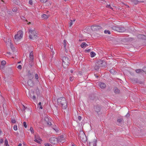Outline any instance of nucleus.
I'll use <instances>...</instances> for the list:
<instances>
[{
    "mask_svg": "<svg viewBox=\"0 0 146 146\" xmlns=\"http://www.w3.org/2000/svg\"><path fill=\"white\" fill-rule=\"evenodd\" d=\"M57 102L62 108L66 109L67 107V104L66 99L64 97L59 98L57 100Z\"/></svg>",
    "mask_w": 146,
    "mask_h": 146,
    "instance_id": "1",
    "label": "nucleus"
},
{
    "mask_svg": "<svg viewBox=\"0 0 146 146\" xmlns=\"http://www.w3.org/2000/svg\"><path fill=\"white\" fill-rule=\"evenodd\" d=\"M62 66L64 68H66L70 63V59L67 57H62Z\"/></svg>",
    "mask_w": 146,
    "mask_h": 146,
    "instance_id": "2",
    "label": "nucleus"
},
{
    "mask_svg": "<svg viewBox=\"0 0 146 146\" xmlns=\"http://www.w3.org/2000/svg\"><path fill=\"white\" fill-rule=\"evenodd\" d=\"M29 38L31 39L36 38L37 37V33L34 29H30L29 30Z\"/></svg>",
    "mask_w": 146,
    "mask_h": 146,
    "instance_id": "3",
    "label": "nucleus"
},
{
    "mask_svg": "<svg viewBox=\"0 0 146 146\" xmlns=\"http://www.w3.org/2000/svg\"><path fill=\"white\" fill-rule=\"evenodd\" d=\"M23 31L21 30L19 31L14 36L15 40L16 41L20 40L23 37Z\"/></svg>",
    "mask_w": 146,
    "mask_h": 146,
    "instance_id": "4",
    "label": "nucleus"
},
{
    "mask_svg": "<svg viewBox=\"0 0 146 146\" xmlns=\"http://www.w3.org/2000/svg\"><path fill=\"white\" fill-rule=\"evenodd\" d=\"M78 136L80 139L83 142H85L86 141V138L84 133L82 131H80Z\"/></svg>",
    "mask_w": 146,
    "mask_h": 146,
    "instance_id": "5",
    "label": "nucleus"
},
{
    "mask_svg": "<svg viewBox=\"0 0 146 146\" xmlns=\"http://www.w3.org/2000/svg\"><path fill=\"white\" fill-rule=\"evenodd\" d=\"M97 64L100 67L104 66L106 64V62L104 60L101 59L98 61Z\"/></svg>",
    "mask_w": 146,
    "mask_h": 146,
    "instance_id": "6",
    "label": "nucleus"
},
{
    "mask_svg": "<svg viewBox=\"0 0 146 146\" xmlns=\"http://www.w3.org/2000/svg\"><path fill=\"white\" fill-rule=\"evenodd\" d=\"M131 81L133 83H138L141 84L142 83V82L141 81L139 80L137 78H132L130 79Z\"/></svg>",
    "mask_w": 146,
    "mask_h": 146,
    "instance_id": "7",
    "label": "nucleus"
},
{
    "mask_svg": "<svg viewBox=\"0 0 146 146\" xmlns=\"http://www.w3.org/2000/svg\"><path fill=\"white\" fill-rule=\"evenodd\" d=\"M50 141L51 143L55 144L58 143L57 138L54 137H52L50 139Z\"/></svg>",
    "mask_w": 146,
    "mask_h": 146,
    "instance_id": "8",
    "label": "nucleus"
},
{
    "mask_svg": "<svg viewBox=\"0 0 146 146\" xmlns=\"http://www.w3.org/2000/svg\"><path fill=\"white\" fill-rule=\"evenodd\" d=\"M91 29L92 30L97 31L101 29L102 28L99 25H94L91 26Z\"/></svg>",
    "mask_w": 146,
    "mask_h": 146,
    "instance_id": "9",
    "label": "nucleus"
},
{
    "mask_svg": "<svg viewBox=\"0 0 146 146\" xmlns=\"http://www.w3.org/2000/svg\"><path fill=\"white\" fill-rule=\"evenodd\" d=\"M58 142H60L63 143L64 141L65 138L64 136L62 135L58 137L57 138Z\"/></svg>",
    "mask_w": 146,
    "mask_h": 146,
    "instance_id": "10",
    "label": "nucleus"
},
{
    "mask_svg": "<svg viewBox=\"0 0 146 146\" xmlns=\"http://www.w3.org/2000/svg\"><path fill=\"white\" fill-rule=\"evenodd\" d=\"M101 107L99 105H97L94 107V109L97 113L99 112L101 110Z\"/></svg>",
    "mask_w": 146,
    "mask_h": 146,
    "instance_id": "11",
    "label": "nucleus"
},
{
    "mask_svg": "<svg viewBox=\"0 0 146 146\" xmlns=\"http://www.w3.org/2000/svg\"><path fill=\"white\" fill-rule=\"evenodd\" d=\"M97 141V140L95 139L93 141L90 142L89 143V146H96Z\"/></svg>",
    "mask_w": 146,
    "mask_h": 146,
    "instance_id": "12",
    "label": "nucleus"
},
{
    "mask_svg": "<svg viewBox=\"0 0 146 146\" xmlns=\"http://www.w3.org/2000/svg\"><path fill=\"white\" fill-rule=\"evenodd\" d=\"M27 76L29 80L32 79L33 78V75L31 72L30 71H28Z\"/></svg>",
    "mask_w": 146,
    "mask_h": 146,
    "instance_id": "13",
    "label": "nucleus"
},
{
    "mask_svg": "<svg viewBox=\"0 0 146 146\" xmlns=\"http://www.w3.org/2000/svg\"><path fill=\"white\" fill-rule=\"evenodd\" d=\"M29 86L31 87L33 86L34 85V83L32 79L29 80L27 82Z\"/></svg>",
    "mask_w": 146,
    "mask_h": 146,
    "instance_id": "14",
    "label": "nucleus"
},
{
    "mask_svg": "<svg viewBox=\"0 0 146 146\" xmlns=\"http://www.w3.org/2000/svg\"><path fill=\"white\" fill-rule=\"evenodd\" d=\"M44 120L47 124L49 126L51 125L52 124L49 121V118L47 116H45L44 117Z\"/></svg>",
    "mask_w": 146,
    "mask_h": 146,
    "instance_id": "15",
    "label": "nucleus"
},
{
    "mask_svg": "<svg viewBox=\"0 0 146 146\" xmlns=\"http://www.w3.org/2000/svg\"><path fill=\"white\" fill-rule=\"evenodd\" d=\"M99 86L101 88L103 89L105 88L106 86V84L102 82H100L99 84Z\"/></svg>",
    "mask_w": 146,
    "mask_h": 146,
    "instance_id": "16",
    "label": "nucleus"
},
{
    "mask_svg": "<svg viewBox=\"0 0 146 146\" xmlns=\"http://www.w3.org/2000/svg\"><path fill=\"white\" fill-rule=\"evenodd\" d=\"M35 139L34 141L35 142L38 143H40V141L39 140L42 141L40 139V138L39 137H37L36 136H35Z\"/></svg>",
    "mask_w": 146,
    "mask_h": 146,
    "instance_id": "17",
    "label": "nucleus"
},
{
    "mask_svg": "<svg viewBox=\"0 0 146 146\" xmlns=\"http://www.w3.org/2000/svg\"><path fill=\"white\" fill-rule=\"evenodd\" d=\"M118 29L119 30H118L117 31L119 32H123L126 31V29L122 27H119Z\"/></svg>",
    "mask_w": 146,
    "mask_h": 146,
    "instance_id": "18",
    "label": "nucleus"
},
{
    "mask_svg": "<svg viewBox=\"0 0 146 146\" xmlns=\"http://www.w3.org/2000/svg\"><path fill=\"white\" fill-rule=\"evenodd\" d=\"M113 91L114 93L117 94H119L120 92V90L117 87H115L113 88Z\"/></svg>",
    "mask_w": 146,
    "mask_h": 146,
    "instance_id": "19",
    "label": "nucleus"
},
{
    "mask_svg": "<svg viewBox=\"0 0 146 146\" xmlns=\"http://www.w3.org/2000/svg\"><path fill=\"white\" fill-rule=\"evenodd\" d=\"M88 46L89 45L87 44L85 42H82L80 45L81 47L82 48H84Z\"/></svg>",
    "mask_w": 146,
    "mask_h": 146,
    "instance_id": "20",
    "label": "nucleus"
},
{
    "mask_svg": "<svg viewBox=\"0 0 146 146\" xmlns=\"http://www.w3.org/2000/svg\"><path fill=\"white\" fill-rule=\"evenodd\" d=\"M33 52L32 51L31 52L30 54L29 55V57H30V60L32 61L33 60Z\"/></svg>",
    "mask_w": 146,
    "mask_h": 146,
    "instance_id": "21",
    "label": "nucleus"
},
{
    "mask_svg": "<svg viewBox=\"0 0 146 146\" xmlns=\"http://www.w3.org/2000/svg\"><path fill=\"white\" fill-rule=\"evenodd\" d=\"M132 2L135 4L136 5L139 2H142L143 1H139L137 0H132Z\"/></svg>",
    "mask_w": 146,
    "mask_h": 146,
    "instance_id": "22",
    "label": "nucleus"
},
{
    "mask_svg": "<svg viewBox=\"0 0 146 146\" xmlns=\"http://www.w3.org/2000/svg\"><path fill=\"white\" fill-rule=\"evenodd\" d=\"M49 17V15L46 14H43L42 16V17L44 19H47Z\"/></svg>",
    "mask_w": 146,
    "mask_h": 146,
    "instance_id": "23",
    "label": "nucleus"
},
{
    "mask_svg": "<svg viewBox=\"0 0 146 146\" xmlns=\"http://www.w3.org/2000/svg\"><path fill=\"white\" fill-rule=\"evenodd\" d=\"M119 27L116 26H113L112 27V28L114 30L118 31V30H119Z\"/></svg>",
    "mask_w": 146,
    "mask_h": 146,
    "instance_id": "24",
    "label": "nucleus"
},
{
    "mask_svg": "<svg viewBox=\"0 0 146 146\" xmlns=\"http://www.w3.org/2000/svg\"><path fill=\"white\" fill-rule=\"evenodd\" d=\"M100 67V66L97 64L94 67V69L96 70H98L99 69Z\"/></svg>",
    "mask_w": 146,
    "mask_h": 146,
    "instance_id": "25",
    "label": "nucleus"
},
{
    "mask_svg": "<svg viewBox=\"0 0 146 146\" xmlns=\"http://www.w3.org/2000/svg\"><path fill=\"white\" fill-rule=\"evenodd\" d=\"M96 55V54L93 52H90V56L91 57H93Z\"/></svg>",
    "mask_w": 146,
    "mask_h": 146,
    "instance_id": "26",
    "label": "nucleus"
},
{
    "mask_svg": "<svg viewBox=\"0 0 146 146\" xmlns=\"http://www.w3.org/2000/svg\"><path fill=\"white\" fill-rule=\"evenodd\" d=\"M135 71L136 72H137V73H140L141 72H142L143 71L141 69H137L135 70Z\"/></svg>",
    "mask_w": 146,
    "mask_h": 146,
    "instance_id": "27",
    "label": "nucleus"
},
{
    "mask_svg": "<svg viewBox=\"0 0 146 146\" xmlns=\"http://www.w3.org/2000/svg\"><path fill=\"white\" fill-rule=\"evenodd\" d=\"M5 146H9V145L8 144V141L7 139H5Z\"/></svg>",
    "mask_w": 146,
    "mask_h": 146,
    "instance_id": "28",
    "label": "nucleus"
},
{
    "mask_svg": "<svg viewBox=\"0 0 146 146\" xmlns=\"http://www.w3.org/2000/svg\"><path fill=\"white\" fill-rule=\"evenodd\" d=\"M104 32L105 34H111L110 32L109 31L105 30L104 31Z\"/></svg>",
    "mask_w": 146,
    "mask_h": 146,
    "instance_id": "29",
    "label": "nucleus"
},
{
    "mask_svg": "<svg viewBox=\"0 0 146 146\" xmlns=\"http://www.w3.org/2000/svg\"><path fill=\"white\" fill-rule=\"evenodd\" d=\"M12 11H13L15 12H17V8L16 7H14L12 9Z\"/></svg>",
    "mask_w": 146,
    "mask_h": 146,
    "instance_id": "30",
    "label": "nucleus"
},
{
    "mask_svg": "<svg viewBox=\"0 0 146 146\" xmlns=\"http://www.w3.org/2000/svg\"><path fill=\"white\" fill-rule=\"evenodd\" d=\"M11 121L12 123H15L16 122V121L15 119H11Z\"/></svg>",
    "mask_w": 146,
    "mask_h": 146,
    "instance_id": "31",
    "label": "nucleus"
},
{
    "mask_svg": "<svg viewBox=\"0 0 146 146\" xmlns=\"http://www.w3.org/2000/svg\"><path fill=\"white\" fill-rule=\"evenodd\" d=\"M63 43H64V47L65 48L66 47V40H64Z\"/></svg>",
    "mask_w": 146,
    "mask_h": 146,
    "instance_id": "32",
    "label": "nucleus"
},
{
    "mask_svg": "<svg viewBox=\"0 0 146 146\" xmlns=\"http://www.w3.org/2000/svg\"><path fill=\"white\" fill-rule=\"evenodd\" d=\"M123 120V119L122 118H120L117 119V122L119 123H121L122 121Z\"/></svg>",
    "mask_w": 146,
    "mask_h": 146,
    "instance_id": "33",
    "label": "nucleus"
},
{
    "mask_svg": "<svg viewBox=\"0 0 146 146\" xmlns=\"http://www.w3.org/2000/svg\"><path fill=\"white\" fill-rule=\"evenodd\" d=\"M35 78L36 79V80L38 81V74H35Z\"/></svg>",
    "mask_w": 146,
    "mask_h": 146,
    "instance_id": "34",
    "label": "nucleus"
},
{
    "mask_svg": "<svg viewBox=\"0 0 146 146\" xmlns=\"http://www.w3.org/2000/svg\"><path fill=\"white\" fill-rule=\"evenodd\" d=\"M1 64L2 65V66H3L6 64V62L4 60L2 61L1 62Z\"/></svg>",
    "mask_w": 146,
    "mask_h": 146,
    "instance_id": "35",
    "label": "nucleus"
},
{
    "mask_svg": "<svg viewBox=\"0 0 146 146\" xmlns=\"http://www.w3.org/2000/svg\"><path fill=\"white\" fill-rule=\"evenodd\" d=\"M31 99H33L34 101H35L36 100V97L35 96L33 95L32 96V97H31Z\"/></svg>",
    "mask_w": 146,
    "mask_h": 146,
    "instance_id": "36",
    "label": "nucleus"
},
{
    "mask_svg": "<svg viewBox=\"0 0 146 146\" xmlns=\"http://www.w3.org/2000/svg\"><path fill=\"white\" fill-rule=\"evenodd\" d=\"M14 129L16 131L17 129V126L16 125H14L13 127Z\"/></svg>",
    "mask_w": 146,
    "mask_h": 146,
    "instance_id": "37",
    "label": "nucleus"
},
{
    "mask_svg": "<svg viewBox=\"0 0 146 146\" xmlns=\"http://www.w3.org/2000/svg\"><path fill=\"white\" fill-rule=\"evenodd\" d=\"M30 129V131L31 132V133H34V130H33V127H31Z\"/></svg>",
    "mask_w": 146,
    "mask_h": 146,
    "instance_id": "38",
    "label": "nucleus"
},
{
    "mask_svg": "<svg viewBox=\"0 0 146 146\" xmlns=\"http://www.w3.org/2000/svg\"><path fill=\"white\" fill-rule=\"evenodd\" d=\"M73 24V21L72 20H71L70 21L69 23V25L70 27L72 26Z\"/></svg>",
    "mask_w": 146,
    "mask_h": 146,
    "instance_id": "39",
    "label": "nucleus"
},
{
    "mask_svg": "<svg viewBox=\"0 0 146 146\" xmlns=\"http://www.w3.org/2000/svg\"><path fill=\"white\" fill-rule=\"evenodd\" d=\"M27 108V107H25L24 105H23V107L22 108V110L25 111L26 109Z\"/></svg>",
    "mask_w": 146,
    "mask_h": 146,
    "instance_id": "40",
    "label": "nucleus"
},
{
    "mask_svg": "<svg viewBox=\"0 0 146 146\" xmlns=\"http://www.w3.org/2000/svg\"><path fill=\"white\" fill-rule=\"evenodd\" d=\"M40 2L42 3H45L48 0H39Z\"/></svg>",
    "mask_w": 146,
    "mask_h": 146,
    "instance_id": "41",
    "label": "nucleus"
},
{
    "mask_svg": "<svg viewBox=\"0 0 146 146\" xmlns=\"http://www.w3.org/2000/svg\"><path fill=\"white\" fill-rule=\"evenodd\" d=\"M92 50L91 48H90V49H87L85 50V51L87 52H89L91 50Z\"/></svg>",
    "mask_w": 146,
    "mask_h": 146,
    "instance_id": "42",
    "label": "nucleus"
},
{
    "mask_svg": "<svg viewBox=\"0 0 146 146\" xmlns=\"http://www.w3.org/2000/svg\"><path fill=\"white\" fill-rule=\"evenodd\" d=\"M38 105L40 106V108L41 109H42V107L41 106V102H39L38 104Z\"/></svg>",
    "mask_w": 146,
    "mask_h": 146,
    "instance_id": "43",
    "label": "nucleus"
},
{
    "mask_svg": "<svg viewBox=\"0 0 146 146\" xmlns=\"http://www.w3.org/2000/svg\"><path fill=\"white\" fill-rule=\"evenodd\" d=\"M142 70L146 74V66L143 68Z\"/></svg>",
    "mask_w": 146,
    "mask_h": 146,
    "instance_id": "44",
    "label": "nucleus"
},
{
    "mask_svg": "<svg viewBox=\"0 0 146 146\" xmlns=\"http://www.w3.org/2000/svg\"><path fill=\"white\" fill-rule=\"evenodd\" d=\"M74 77L73 76H71L70 77V81H72L74 80Z\"/></svg>",
    "mask_w": 146,
    "mask_h": 146,
    "instance_id": "45",
    "label": "nucleus"
},
{
    "mask_svg": "<svg viewBox=\"0 0 146 146\" xmlns=\"http://www.w3.org/2000/svg\"><path fill=\"white\" fill-rule=\"evenodd\" d=\"M23 125L24 126L25 128H27V125H26V122H23Z\"/></svg>",
    "mask_w": 146,
    "mask_h": 146,
    "instance_id": "46",
    "label": "nucleus"
},
{
    "mask_svg": "<svg viewBox=\"0 0 146 146\" xmlns=\"http://www.w3.org/2000/svg\"><path fill=\"white\" fill-rule=\"evenodd\" d=\"M45 146H52L50 144H49L48 143H45Z\"/></svg>",
    "mask_w": 146,
    "mask_h": 146,
    "instance_id": "47",
    "label": "nucleus"
},
{
    "mask_svg": "<svg viewBox=\"0 0 146 146\" xmlns=\"http://www.w3.org/2000/svg\"><path fill=\"white\" fill-rule=\"evenodd\" d=\"M17 68L18 69H19L20 70H21V69H22V66L21 65H19L17 67Z\"/></svg>",
    "mask_w": 146,
    "mask_h": 146,
    "instance_id": "48",
    "label": "nucleus"
},
{
    "mask_svg": "<svg viewBox=\"0 0 146 146\" xmlns=\"http://www.w3.org/2000/svg\"><path fill=\"white\" fill-rule=\"evenodd\" d=\"M78 119L79 121H81L82 119V117L80 116H79L78 117Z\"/></svg>",
    "mask_w": 146,
    "mask_h": 146,
    "instance_id": "49",
    "label": "nucleus"
},
{
    "mask_svg": "<svg viewBox=\"0 0 146 146\" xmlns=\"http://www.w3.org/2000/svg\"><path fill=\"white\" fill-rule=\"evenodd\" d=\"M11 48L12 50H13L14 48V47L13 46V45L12 44H11Z\"/></svg>",
    "mask_w": 146,
    "mask_h": 146,
    "instance_id": "50",
    "label": "nucleus"
},
{
    "mask_svg": "<svg viewBox=\"0 0 146 146\" xmlns=\"http://www.w3.org/2000/svg\"><path fill=\"white\" fill-rule=\"evenodd\" d=\"M143 36V35H138V37L139 38L141 37V38H142Z\"/></svg>",
    "mask_w": 146,
    "mask_h": 146,
    "instance_id": "51",
    "label": "nucleus"
},
{
    "mask_svg": "<svg viewBox=\"0 0 146 146\" xmlns=\"http://www.w3.org/2000/svg\"><path fill=\"white\" fill-rule=\"evenodd\" d=\"M29 3L31 5H32L33 4V1L32 0H30L29 1Z\"/></svg>",
    "mask_w": 146,
    "mask_h": 146,
    "instance_id": "52",
    "label": "nucleus"
},
{
    "mask_svg": "<svg viewBox=\"0 0 146 146\" xmlns=\"http://www.w3.org/2000/svg\"><path fill=\"white\" fill-rule=\"evenodd\" d=\"M3 139H1L0 140V143H2L3 142Z\"/></svg>",
    "mask_w": 146,
    "mask_h": 146,
    "instance_id": "53",
    "label": "nucleus"
},
{
    "mask_svg": "<svg viewBox=\"0 0 146 146\" xmlns=\"http://www.w3.org/2000/svg\"><path fill=\"white\" fill-rule=\"evenodd\" d=\"M133 40V38H128V40L129 41H132Z\"/></svg>",
    "mask_w": 146,
    "mask_h": 146,
    "instance_id": "54",
    "label": "nucleus"
},
{
    "mask_svg": "<svg viewBox=\"0 0 146 146\" xmlns=\"http://www.w3.org/2000/svg\"><path fill=\"white\" fill-rule=\"evenodd\" d=\"M32 97V96L31 95V94H29V97L31 99V97Z\"/></svg>",
    "mask_w": 146,
    "mask_h": 146,
    "instance_id": "55",
    "label": "nucleus"
},
{
    "mask_svg": "<svg viewBox=\"0 0 146 146\" xmlns=\"http://www.w3.org/2000/svg\"><path fill=\"white\" fill-rule=\"evenodd\" d=\"M50 48L51 50H53V45H51Z\"/></svg>",
    "mask_w": 146,
    "mask_h": 146,
    "instance_id": "56",
    "label": "nucleus"
},
{
    "mask_svg": "<svg viewBox=\"0 0 146 146\" xmlns=\"http://www.w3.org/2000/svg\"><path fill=\"white\" fill-rule=\"evenodd\" d=\"M107 7H108V8H110V9H112V8H111V6H110V5H107Z\"/></svg>",
    "mask_w": 146,
    "mask_h": 146,
    "instance_id": "57",
    "label": "nucleus"
},
{
    "mask_svg": "<svg viewBox=\"0 0 146 146\" xmlns=\"http://www.w3.org/2000/svg\"><path fill=\"white\" fill-rule=\"evenodd\" d=\"M110 72L111 73H113V69H111L110 71Z\"/></svg>",
    "mask_w": 146,
    "mask_h": 146,
    "instance_id": "58",
    "label": "nucleus"
},
{
    "mask_svg": "<svg viewBox=\"0 0 146 146\" xmlns=\"http://www.w3.org/2000/svg\"><path fill=\"white\" fill-rule=\"evenodd\" d=\"M0 68L1 69H3V68H4V66H1L0 67Z\"/></svg>",
    "mask_w": 146,
    "mask_h": 146,
    "instance_id": "59",
    "label": "nucleus"
},
{
    "mask_svg": "<svg viewBox=\"0 0 146 146\" xmlns=\"http://www.w3.org/2000/svg\"><path fill=\"white\" fill-rule=\"evenodd\" d=\"M129 116V113H127V114L126 115H125L127 117V116Z\"/></svg>",
    "mask_w": 146,
    "mask_h": 146,
    "instance_id": "60",
    "label": "nucleus"
},
{
    "mask_svg": "<svg viewBox=\"0 0 146 146\" xmlns=\"http://www.w3.org/2000/svg\"><path fill=\"white\" fill-rule=\"evenodd\" d=\"M70 72L71 73H72L74 72V70H71L70 71Z\"/></svg>",
    "mask_w": 146,
    "mask_h": 146,
    "instance_id": "61",
    "label": "nucleus"
},
{
    "mask_svg": "<svg viewBox=\"0 0 146 146\" xmlns=\"http://www.w3.org/2000/svg\"><path fill=\"white\" fill-rule=\"evenodd\" d=\"M29 65H30V66H32L33 64H32V63H29Z\"/></svg>",
    "mask_w": 146,
    "mask_h": 146,
    "instance_id": "62",
    "label": "nucleus"
},
{
    "mask_svg": "<svg viewBox=\"0 0 146 146\" xmlns=\"http://www.w3.org/2000/svg\"><path fill=\"white\" fill-rule=\"evenodd\" d=\"M7 54H10V55L11 54V53L10 52H7Z\"/></svg>",
    "mask_w": 146,
    "mask_h": 146,
    "instance_id": "63",
    "label": "nucleus"
},
{
    "mask_svg": "<svg viewBox=\"0 0 146 146\" xmlns=\"http://www.w3.org/2000/svg\"><path fill=\"white\" fill-rule=\"evenodd\" d=\"M22 145V144L21 143H19L18 145V146H21Z\"/></svg>",
    "mask_w": 146,
    "mask_h": 146,
    "instance_id": "64",
    "label": "nucleus"
}]
</instances>
